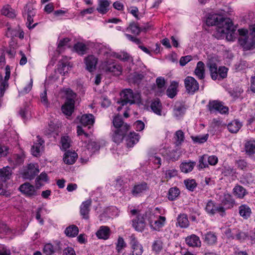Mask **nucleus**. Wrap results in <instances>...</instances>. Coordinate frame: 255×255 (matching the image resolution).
Listing matches in <instances>:
<instances>
[{
	"mask_svg": "<svg viewBox=\"0 0 255 255\" xmlns=\"http://www.w3.org/2000/svg\"><path fill=\"white\" fill-rule=\"evenodd\" d=\"M208 26L217 25L214 34L217 39L226 38L228 41H233L236 38V28L229 18H224L217 14H210L206 20Z\"/></svg>",
	"mask_w": 255,
	"mask_h": 255,
	"instance_id": "obj_1",
	"label": "nucleus"
},
{
	"mask_svg": "<svg viewBox=\"0 0 255 255\" xmlns=\"http://www.w3.org/2000/svg\"><path fill=\"white\" fill-rule=\"evenodd\" d=\"M77 94L70 89L65 90V116L68 119H72L74 112Z\"/></svg>",
	"mask_w": 255,
	"mask_h": 255,
	"instance_id": "obj_2",
	"label": "nucleus"
},
{
	"mask_svg": "<svg viewBox=\"0 0 255 255\" xmlns=\"http://www.w3.org/2000/svg\"><path fill=\"white\" fill-rule=\"evenodd\" d=\"M120 95V100L117 103L122 106H124L128 104L131 105L135 103L134 95L131 89H126L122 90Z\"/></svg>",
	"mask_w": 255,
	"mask_h": 255,
	"instance_id": "obj_3",
	"label": "nucleus"
},
{
	"mask_svg": "<svg viewBox=\"0 0 255 255\" xmlns=\"http://www.w3.org/2000/svg\"><path fill=\"white\" fill-rule=\"evenodd\" d=\"M103 69L106 73H111L114 76H119L123 71L122 67L114 62L106 61L103 63Z\"/></svg>",
	"mask_w": 255,
	"mask_h": 255,
	"instance_id": "obj_4",
	"label": "nucleus"
},
{
	"mask_svg": "<svg viewBox=\"0 0 255 255\" xmlns=\"http://www.w3.org/2000/svg\"><path fill=\"white\" fill-rule=\"evenodd\" d=\"M207 107L211 113L217 111L222 114H226L229 111L228 107L224 106L222 102L216 100L210 101Z\"/></svg>",
	"mask_w": 255,
	"mask_h": 255,
	"instance_id": "obj_5",
	"label": "nucleus"
},
{
	"mask_svg": "<svg viewBox=\"0 0 255 255\" xmlns=\"http://www.w3.org/2000/svg\"><path fill=\"white\" fill-rule=\"evenodd\" d=\"M184 86L187 93L193 95L199 89V85L197 80L192 77L187 76L184 79Z\"/></svg>",
	"mask_w": 255,
	"mask_h": 255,
	"instance_id": "obj_6",
	"label": "nucleus"
},
{
	"mask_svg": "<svg viewBox=\"0 0 255 255\" xmlns=\"http://www.w3.org/2000/svg\"><path fill=\"white\" fill-rule=\"evenodd\" d=\"M205 210L206 212L211 216H214L217 213L220 214L222 216L224 215V208L220 206V205H217L216 203L212 200H209L207 201Z\"/></svg>",
	"mask_w": 255,
	"mask_h": 255,
	"instance_id": "obj_7",
	"label": "nucleus"
},
{
	"mask_svg": "<svg viewBox=\"0 0 255 255\" xmlns=\"http://www.w3.org/2000/svg\"><path fill=\"white\" fill-rule=\"evenodd\" d=\"M39 172L38 165L30 163L24 170L22 177L25 179L32 180Z\"/></svg>",
	"mask_w": 255,
	"mask_h": 255,
	"instance_id": "obj_8",
	"label": "nucleus"
},
{
	"mask_svg": "<svg viewBox=\"0 0 255 255\" xmlns=\"http://www.w3.org/2000/svg\"><path fill=\"white\" fill-rule=\"evenodd\" d=\"M234 233L232 234L231 230L229 229L226 231V235L229 238L232 239H236L242 242L245 240L248 237V234L246 232H243L239 229H234L233 230Z\"/></svg>",
	"mask_w": 255,
	"mask_h": 255,
	"instance_id": "obj_9",
	"label": "nucleus"
},
{
	"mask_svg": "<svg viewBox=\"0 0 255 255\" xmlns=\"http://www.w3.org/2000/svg\"><path fill=\"white\" fill-rule=\"evenodd\" d=\"M147 217V213L138 214L136 218L132 220V226L135 230L138 232H142L145 228L146 223L145 219Z\"/></svg>",
	"mask_w": 255,
	"mask_h": 255,
	"instance_id": "obj_10",
	"label": "nucleus"
},
{
	"mask_svg": "<svg viewBox=\"0 0 255 255\" xmlns=\"http://www.w3.org/2000/svg\"><path fill=\"white\" fill-rule=\"evenodd\" d=\"M235 205L236 201L232 195L229 193H225L221 201V204H220V206L222 207L224 209V215L226 210L233 208Z\"/></svg>",
	"mask_w": 255,
	"mask_h": 255,
	"instance_id": "obj_11",
	"label": "nucleus"
},
{
	"mask_svg": "<svg viewBox=\"0 0 255 255\" xmlns=\"http://www.w3.org/2000/svg\"><path fill=\"white\" fill-rule=\"evenodd\" d=\"M4 79L2 80V76L0 74V95L3 96L5 90L8 87V80L9 79L10 75V67L7 65L5 68Z\"/></svg>",
	"mask_w": 255,
	"mask_h": 255,
	"instance_id": "obj_12",
	"label": "nucleus"
},
{
	"mask_svg": "<svg viewBox=\"0 0 255 255\" xmlns=\"http://www.w3.org/2000/svg\"><path fill=\"white\" fill-rule=\"evenodd\" d=\"M23 14L27 15V26L29 29L33 28L37 24V23H35L31 26V24L33 22V17L35 15V9L32 7L26 5L24 7Z\"/></svg>",
	"mask_w": 255,
	"mask_h": 255,
	"instance_id": "obj_13",
	"label": "nucleus"
},
{
	"mask_svg": "<svg viewBox=\"0 0 255 255\" xmlns=\"http://www.w3.org/2000/svg\"><path fill=\"white\" fill-rule=\"evenodd\" d=\"M19 189L20 192L27 196H35L37 195V190L35 187L28 182H26L21 185Z\"/></svg>",
	"mask_w": 255,
	"mask_h": 255,
	"instance_id": "obj_14",
	"label": "nucleus"
},
{
	"mask_svg": "<svg viewBox=\"0 0 255 255\" xmlns=\"http://www.w3.org/2000/svg\"><path fill=\"white\" fill-rule=\"evenodd\" d=\"M130 240V244L132 249V255H142L143 252V247L137 241L134 235H131Z\"/></svg>",
	"mask_w": 255,
	"mask_h": 255,
	"instance_id": "obj_15",
	"label": "nucleus"
},
{
	"mask_svg": "<svg viewBox=\"0 0 255 255\" xmlns=\"http://www.w3.org/2000/svg\"><path fill=\"white\" fill-rule=\"evenodd\" d=\"M149 190V187L147 184L145 182H142L140 183L135 184L131 191L133 196H140Z\"/></svg>",
	"mask_w": 255,
	"mask_h": 255,
	"instance_id": "obj_16",
	"label": "nucleus"
},
{
	"mask_svg": "<svg viewBox=\"0 0 255 255\" xmlns=\"http://www.w3.org/2000/svg\"><path fill=\"white\" fill-rule=\"evenodd\" d=\"M128 130V128L125 127L123 128V129H115L113 130L112 135V140L118 144L121 143Z\"/></svg>",
	"mask_w": 255,
	"mask_h": 255,
	"instance_id": "obj_17",
	"label": "nucleus"
},
{
	"mask_svg": "<svg viewBox=\"0 0 255 255\" xmlns=\"http://www.w3.org/2000/svg\"><path fill=\"white\" fill-rule=\"evenodd\" d=\"M84 62L86 69L91 72L96 69L98 59L95 56L90 55L85 58Z\"/></svg>",
	"mask_w": 255,
	"mask_h": 255,
	"instance_id": "obj_18",
	"label": "nucleus"
},
{
	"mask_svg": "<svg viewBox=\"0 0 255 255\" xmlns=\"http://www.w3.org/2000/svg\"><path fill=\"white\" fill-rule=\"evenodd\" d=\"M92 204L91 199H88L83 202L80 206V213L83 218L88 219L89 218V212L90 211V207Z\"/></svg>",
	"mask_w": 255,
	"mask_h": 255,
	"instance_id": "obj_19",
	"label": "nucleus"
},
{
	"mask_svg": "<svg viewBox=\"0 0 255 255\" xmlns=\"http://www.w3.org/2000/svg\"><path fill=\"white\" fill-rule=\"evenodd\" d=\"M62 244L60 242H57L55 247L51 244L48 243L44 245L43 252L45 255H51L56 252L61 250Z\"/></svg>",
	"mask_w": 255,
	"mask_h": 255,
	"instance_id": "obj_20",
	"label": "nucleus"
},
{
	"mask_svg": "<svg viewBox=\"0 0 255 255\" xmlns=\"http://www.w3.org/2000/svg\"><path fill=\"white\" fill-rule=\"evenodd\" d=\"M186 244L191 247H200L201 242L198 236L195 234L188 236L185 239Z\"/></svg>",
	"mask_w": 255,
	"mask_h": 255,
	"instance_id": "obj_21",
	"label": "nucleus"
},
{
	"mask_svg": "<svg viewBox=\"0 0 255 255\" xmlns=\"http://www.w3.org/2000/svg\"><path fill=\"white\" fill-rule=\"evenodd\" d=\"M113 124L115 129H123L124 127L128 128V130L130 129V126L127 123H124L122 118L119 115L114 117L113 120Z\"/></svg>",
	"mask_w": 255,
	"mask_h": 255,
	"instance_id": "obj_22",
	"label": "nucleus"
},
{
	"mask_svg": "<svg viewBox=\"0 0 255 255\" xmlns=\"http://www.w3.org/2000/svg\"><path fill=\"white\" fill-rule=\"evenodd\" d=\"M148 27H140V26L135 22L130 23L129 26L127 27V30L130 31L132 34L138 35L141 31H146L147 30Z\"/></svg>",
	"mask_w": 255,
	"mask_h": 255,
	"instance_id": "obj_23",
	"label": "nucleus"
},
{
	"mask_svg": "<svg viewBox=\"0 0 255 255\" xmlns=\"http://www.w3.org/2000/svg\"><path fill=\"white\" fill-rule=\"evenodd\" d=\"M139 139V135L134 131L130 132L126 138L127 146L128 147H133V145L138 142Z\"/></svg>",
	"mask_w": 255,
	"mask_h": 255,
	"instance_id": "obj_24",
	"label": "nucleus"
},
{
	"mask_svg": "<svg viewBox=\"0 0 255 255\" xmlns=\"http://www.w3.org/2000/svg\"><path fill=\"white\" fill-rule=\"evenodd\" d=\"M78 158V154L75 151H65V163L73 164Z\"/></svg>",
	"mask_w": 255,
	"mask_h": 255,
	"instance_id": "obj_25",
	"label": "nucleus"
},
{
	"mask_svg": "<svg viewBox=\"0 0 255 255\" xmlns=\"http://www.w3.org/2000/svg\"><path fill=\"white\" fill-rule=\"evenodd\" d=\"M74 50L79 55L83 56L86 54L89 50L88 45L81 42L75 43L73 46Z\"/></svg>",
	"mask_w": 255,
	"mask_h": 255,
	"instance_id": "obj_26",
	"label": "nucleus"
},
{
	"mask_svg": "<svg viewBox=\"0 0 255 255\" xmlns=\"http://www.w3.org/2000/svg\"><path fill=\"white\" fill-rule=\"evenodd\" d=\"M233 193L237 198L243 199L248 193L244 187L239 184H237L233 188Z\"/></svg>",
	"mask_w": 255,
	"mask_h": 255,
	"instance_id": "obj_27",
	"label": "nucleus"
},
{
	"mask_svg": "<svg viewBox=\"0 0 255 255\" xmlns=\"http://www.w3.org/2000/svg\"><path fill=\"white\" fill-rule=\"evenodd\" d=\"M110 235V229L108 226H102L96 233V236L99 239L107 240Z\"/></svg>",
	"mask_w": 255,
	"mask_h": 255,
	"instance_id": "obj_28",
	"label": "nucleus"
},
{
	"mask_svg": "<svg viewBox=\"0 0 255 255\" xmlns=\"http://www.w3.org/2000/svg\"><path fill=\"white\" fill-rule=\"evenodd\" d=\"M243 126L242 123L238 120L231 121L227 125L229 131L233 133H237Z\"/></svg>",
	"mask_w": 255,
	"mask_h": 255,
	"instance_id": "obj_29",
	"label": "nucleus"
},
{
	"mask_svg": "<svg viewBox=\"0 0 255 255\" xmlns=\"http://www.w3.org/2000/svg\"><path fill=\"white\" fill-rule=\"evenodd\" d=\"M239 213L244 219H248L251 217L252 210L248 205L243 204L239 207Z\"/></svg>",
	"mask_w": 255,
	"mask_h": 255,
	"instance_id": "obj_30",
	"label": "nucleus"
},
{
	"mask_svg": "<svg viewBox=\"0 0 255 255\" xmlns=\"http://www.w3.org/2000/svg\"><path fill=\"white\" fill-rule=\"evenodd\" d=\"M207 66L209 68L211 78L213 80H217L218 78V68L217 64L210 62L207 63Z\"/></svg>",
	"mask_w": 255,
	"mask_h": 255,
	"instance_id": "obj_31",
	"label": "nucleus"
},
{
	"mask_svg": "<svg viewBox=\"0 0 255 255\" xmlns=\"http://www.w3.org/2000/svg\"><path fill=\"white\" fill-rule=\"evenodd\" d=\"M195 74L199 79L205 78V64L202 61H199L194 71Z\"/></svg>",
	"mask_w": 255,
	"mask_h": 255,
	"instance_id": "obj_32",
	"label": "nucleus"
},
{
	"mask_svg": "<svg viewBox=\"0 0 255 255\" xmlns=\"http://www.w3.org/2000/svg\"><path fill=\"white\" fill-rule=\"evenodd\" d=\"M245 149L246 153L250 157L255 155V141L249 140L246 142Z\"/></svg>",
	"mask_w": 255,
	"mask_h": 255,
	"instance_id": "obj_33",
	"label": "nucleus"
},
{
	"mask_svg": "<svg viewBox=\"0 0 255 255\" xmlns=\"http://www.w3.org/2000/svg\"><path fill=\"white\" fill-rule=\"evenodd\" d=\"M94 117L92 114H85L82 116L80 123L83 126H91L94 123Z\"/></svg>",
	"mask_w": 255,
	"mask_h": 255,
	"instance_id": "obj_34",
	"label": "nucleus"
},
{
	"mask_svg": "<svg viewBox=\"0 0 255 255\" xmlns=\"http://www.w3.org/2000/svg\"><path fill=\"white\" fill-rule=\"evenodd\" d=\"M110 2L108 0H99L97 11L100 13L105 14L109 10Z\"/></svg>",
	"mask_w": 255,
	"mask_h": 255,
	"instance_id": "obj_35",
	"label": "nucleus"
},
{
	"mask_svg": "<svg viewBox=\"0 0 255 255\" xmlns=\"http://www.w3.org/2000/svg\"><path fill=\"white\" fill-rule=\"evenodd\" d=\"M178 86V82L173 81L171 83L170 86L166 91L167 95L168 97L173 98L176 96L177 93Z\"/></svg>",
	"mask_w": 255,
	"mask_h": 255,
	"instance_id": "obj_36",
	"label": "nucleus"
},
{
	"mask_svg": "<svg viewBox=\"0 0 255 255\" xmlns=\"http://www.w3.org/2000/svg\"><path fill=\"white\" fill-rule=\"evenodd\" d=\"M150 108L156 115L159 116L161 115L162 105L159 99H156L152 101L150 105Z\"/></svg>",
	"mask_w": 255,
	"mask_h": 255,
	"instance_id": "obj_37",
	"label": "nucleus"
},
{
	"mask_svg": "<svg viewBox=\"0 0 255 255\" xmlns=\"http://www.w3.org/2000/svg\"><path fill=\"white\" fill-rule=\"evenodd\" d=\"M195 165V162L190 160L188 162H183L180 164V168L182 172L186 173L191 171Z\"/></svg>",
	"mask_w": 255,
	"mask_h": 255,
	"instance_id": "obj_38",
	"label": "nucleus"
},
{
	"mask_svg": "<svg viewBox=\"0 0 255 255\" xmlns=\"http://www.w3.org/2000/svg\"><path fill=\"white\" fill-rule=\"evenodd\" d=\"M79 233L78 228L74 225H72L67 227L65 230V234L69 237H75Z\"/></svg>",
	"mask_w": 255,
	"mask_h": 255,
	"instance_id": "obj_39",
	"label": "nucleus"
},
{
	"mask_svg": "<svg viewBox=\"0 0 255 255\" xmlns=\"http://www.w3.org/2000/svg\"><path fill=\"white\" fill-rule=\"evenodd\" d=\"M166 220V218L164 216H159L158 218V220L155 221L154 223V225L152 224V222L149 221V223L150 225V227L154 230H159V229L161 227H162L164 224Z\"/></svg>",
	"mask_w": 255,
	"mask_h": 255,
	"instance_id": "obj_40",
	"label": "nucleus"
},
{
	"mask_svg": "<svg viewBox=\"0 0 255 255\" xmlns=\"http://www.w3.org/2000/svg\"><path fill=\"white\" fill-rule=\"evenodd\" d=\"M176 146H180L184 142L185 139L184 133L182 130L176 131L174 136Z\"/></svg>",
	"mask_w": 255,
	"mask_h": 255,
	"instance_id": "obj_41",
	"label": "nucleus"
},
{
	"mask_svg": "<svg viewBox=\"0 0 255 255\" xmlns=\"http://www.w3.org/2000/svg\"><path fill=\"white\" fill-rule=\"evenodd\" d=\"M204 240L206 244L209 245H213L217 242V238L215 233L209 232L205 235Z\"/></svg>",
	"mask_w": 255,
	"mask_h": 255,
	"instance_id": "obj_42",
	"label": "nucleus"
},
{
	"mask_svg": "<svg viewBox=\"0 0 255 255\" xmlns=\"http://www.w3.org/2000/svg\"><path fill=\"white\" fill-rule=\"evenodd\" d=\"M177 223L181 228H187L189 225L187 216L184 214L179 215L177 218Z\"/></svg>",
	"mask_w": 255,
	"mask_h": 255,
	"instance_id": "obj_43",
	"label": "nucleus"
},
{
	"mask_svg": "<svg viewBox=\"0 0 255 255\" xmlns=\"http://www.w3.org/2000/svg\"><path fill=\"white\" fill-rule=\"evenodd\" d=\"M11 174L10 168L6 166L0 169V178L3 181H6L10 178Z\"/></svg>",
	"mask_w": 255,
	"mask_h": 255,
	"instance_id": "obj_44",
	"label": "nucleus"
},
{
	"mask_svg": "<svg viewBox=\"0 0 255 255\" xmlns=\"http://www.w3.org/2000/svg\"><path fill=\"white\" fill-rule=\"evenodd\" d=\"M209 137L208 133L204 135L191 136V138L194 143L202 144L205 142Z\"/></svg>",
	"mask_w": 255,
	"mask_h": 255,
	"instance_id": "obj_45",
	"label": "nucleus"
},
{
	"mask_svg": "<svg viewBox=\"0 0 255 255\" xmlns=\"http://www.w3.org/2000/svg\"><path fill=\"white\" fill-rule=\"evenodd\" d=\"M129 80L134 84H139L144 78L142 73H133L130 76Z\"/></svg>",
	"mask_w": 255,
	"mask_h": 255,
	"instance_id": "obj_46",
	"label": "nucleus"
},
{
	"mask_svg": "<svg viewBox=\"0 0 255 255\" xmlns=\"http://www.w3.org/2000/svg\"><path fill=\"white\" fill-rule=\"evenodd\" d=\"M180 194L179 189L176 187H172L169 189L168 193V198L170 201L174 200Z\"/></svg>",
	"mask_w": 255,
	"mask_h": 255,
	"instance_id": "obj_47",
	"label": "nucleus"
},
{
	"mask_svg": "<svg viewBox=\"0 0 255 255\" xmlns=\"http://www.w3.org/2000/svg\"><path fill=\"white\" fill-rule=\"evenodd\" d=\"M1 14L8 17L13 18L15 16V14L13 9L9 5L3 6L1 10Z\"/></svg>",
	"mask_w": 255,
	"mask_h": 255,
	"instance_id": "obj_48",
	"label": "nucleus"
},
{
	"mask_svg": "<svg viewBox=\"0 0 255 255\" xmlns=\"http://www.w3.org/2000/svg\"><path fill=\"white\" fill-rule=\"evenodd\" d=\"M114 56L117 59L123 61H128L131 57L128 53L125 51H121L119 53H116Z\"/></svg>",
	"mask_w": 255,
	"mask_h": 255,
	"instance_id": "obj_49",
	"label": "nucleus"
},
{
	"mask_svg": "<svg viewBox=\"0 0 255 255\" xmlns=\"http://www.w3.org/2000/svg\"><path fill=\"white\" fill-rule=\"evenodd\" d=\"M43 141L40 139L38 143H35L31 148V152L33 155L38 156L40 155V147L41 146Z\"/></svg>",
	"mask_w": 255,
	"mask_h": 255,
	"instance_id": "obj_50",
	"label": "nucleus"
},
{
	"mask_svg": "<svg viewBox=\"0 0 255 255\" xmlns=\"http://www.w3.org/2000/svg\"><path fill=\"white\" fill-rule=\"evenodd\" d=\"M163 249V243L160 240L154 241L152 245V251L156 254L159 253Z\"/></svg>",
	"mask_w": 255,
	"mask_h": 255,
	"instance_id": "obj_51",
	"label": "nucleus"
},
{
	"mask_svg": "<svg viewBox=\"0 0 255 255\" xmlns=\"http://www.w3.org/2000/svg\"><path fill=\"white\" fill-rule=\"evenodd\" d=\"M127 246L126 243L124 241V239L119 237L118 239L117 243H116V249L118 253L122 252V250L126 248Z\"/></svg>",
	"mask_w": 255,
	"mask_h": 255,
	"instance_id": "obj_52",
	"label": "nucleus"
},
{
	"mask_svg": "<svg viewBox=\"0 0 255 255\" xmlns=\"http://www.w3.org/2000/svg\"><path fill=\"white\" fill-rule=\"evenodd\" d=\"M184 184L186 188L191 191H194L197 185L194 179L185 180H184Z\"/></svg>",
	"mask_w": 255,
	"mask_h": 255,
	"instance_id": "obj_53",
	"label": "nucleus"
},
{
	"mask_svg": "<svg viewBox=\"0 0 255 255\" xmlns=\"http://www.w3.org/2000/svg\"><path fill=\"white\" fill-rule=\"evenodd\" d=\"M207 155L205 154L200 156L199 159V164L198 165V168L199 170L208 167V164L207 163Z\"/></svg>",
	"mask_w": 255,
	"mask_h": 255,
	"instance_id": "obj_54",
	"label": "nucleus"
},
{
	"mask_svg": "<svg viewBox=\"0 0 255 255\" xmlns=\"http://www.w3.org/2000/svg\"><path fill=\"white\" fill-rule=\"evenodd\" d=\"M228 69L225 66H221L218 68V79L222 80L225 78L227 76Z\"/></svg>",
	"mask_w": 255,
	"mask_h": 255,
	"instance_id": "obj_55",
	"label": "nucleus"
},
{
	"mask_svg": "<svg viewBox=\"0 0 255 255\" xmlns=\"http://www.w3.org/2000/svg\"><path fill=\"white\" fill-rule=\"evenodd\" d=\"M236 164L238 168L246 170L247 169L248 164L247 162L244 159H239L237 160Z\"/></svg>",
	"mask_w": 255,
	"mask_h": 255,
	"instance_id": "obj_56",
	"label": "nucleus"
},
{
	"mask_svg": "<svg viewBox=\"0 0 255 255\" xmlns=\"http://www.w3.org/2000/svg\"><path fill=\"white\" fill-rule=\"evenodd\" d=\"M150 160H151L154 164L157 165L158 167H159L161 164V158L156 154L150 155Z\"/></svg>",
	"mask_w": 255,
	"mask_h": 255,
	"instance_id": "obj_57",
	"label": "nucleus"
},
{
	"mask_svg": "<svg viewBox=\"0 0 255 255\" xmlns=\"http://www.w3.org/2000/svg\"><path fill=\"white\" fill-rule=\"evenodd\" d=\"M56 130V125L52 122H50L48 124V129H46L44 130L45 135H49L51 133L53 132Z\"/></svg>",
	"mask_w": 255,
	"mask_h": 255,
	"instance_id": "obj_58",
	"label": "nucleus"
},
{
	"mask_svg": "<svg viewBox=\"0 0 255 255\" xmlns=\"http://www.w3.org/2000/svg\"><path fill=\"white\" fill-rule=\"evenodd\" d=\"M192 59L191 55H187L181 57L179 60L180 65L182 66H185L188 62H190Z\"/></svg>",
	"mask_w": 255,
	"mask_h": 255,
	"instance_id": "obj_59",
	"label": "nucleus"
},
{
	"mask_svg": "<svg viewBox=\"0 0 255 255\" xmlns=\"http://www.w3.org/2000/svg\"><path fill=\"white\" fill-rule=\"evenodd\" d=\"M41 102L46 107L49 106V102L47 98V92L45 91L40 95Z\"/></svg>",
	"mask_w": 255,
	"mask_h": 255,
	"instance_id": "obj_60",
	"label": "nucleus"
},
{
	"mask_svg": "<svg viewBox=\"0 0 255 255\" xmlns=\"http://www.w3.org/2000/svg\"><path fill=\"white\" fill-rule=\"evenodd\" d=\"M134 126L137 131H141L144 128L145 125L142 121L138 120L134 123Z\"/></svg>",
	"mask_w": 255,
	"mask_h": 255,
	"instance_id": "obj_61",
	"label": "nucleus"
},
{
	"mask_svg": "<svg viewBox=\"0 0 255 255\" xmlns=\"http://www.w3.org/2000/svg\"><path fill=\"white\" fill-rule=\"evenodd\" d=\"M207 159L208 163L211 165H215L218 161V157L215 155L207 156Z\"/></svg>",
	"mask_w": 255,
	"mask_h": 255,
	"instance_id": "obj_62",
	"label": "nucleus"
},
{
	"mask_svg": "<svg viewBox=\"0 0 255 255\" xmlns=\"http://www.w3.org/2000/svg\"><path fill=\"white\" fill-rule=\"evenodd\" d=\"M8 151L9 148L7 146L0 144V157L7 155Z\"/></svg>",
	"mask_w": 255,
	"mask_h": 255,
	"instance_id": "obj_63",
	"label": "nucleus"
},
{
	"mask_svg": "<svg viewBox=\"0 0 255 255\" xmlns=\"http://www.w3.org/2000/svg\"><path fill=\"white\" fill-rule=\"evenodd\" d=\"M156 83L158 88H163L165 84L164 78L161 77H158L156 80Z\"/></svg>",
	"mask_w": 255,
	"mask_h": 255,
	"instance_id": "obj_64",
	"label": "nucleus"
}]
</instances>
